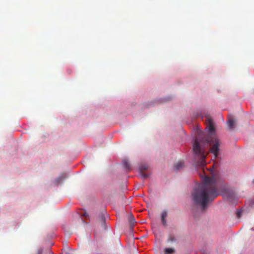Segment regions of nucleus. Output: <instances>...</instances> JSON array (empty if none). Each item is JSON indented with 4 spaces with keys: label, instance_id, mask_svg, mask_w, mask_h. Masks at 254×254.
<instances>
[{
    "label": "nucleus",
    "instance_id": "nucleus-7",
    "mask_svg": "<svg viewBox=\"0 0 254 254\" xmlns=\"http://www.w3.org/2000/svg\"><path fill=\"white\" fill-rule=\"evenodd\" d=\"M235 121L232 117H229L228 118V120L227 122V125L229 127L232 129L234 127L235 125Z\"/></svg>",
    "mask_w": 254,
    "mask_h": 254
},
{
    "label": "nucleus",
    "instance_id": "nucleus-12",
    "mask_svg": "<svg viewBox=\"0 0 254 254\" xmlns=\"http://www.w3.org/2000/svg\"><path fill=\"white\" fill-rule=\"evenodd\" d=\"M66 178V176L64 174H62L61 177L57 179V182L59 183L61 181L64 180Z\"/></svg>",
    "mask_w": 254,
    "mask_h": 254
},
{
    "label": "nucleus",
    "instance_id": "nucleus-5",
    "mask_svg": "<svg viewBox=\"0 0 254 254\" xmlns=\"http://www.w3.org/2000/svg\"><path fill=\"white\" fill-rule=\"evenodd\" d=\"M99 222L101 225L104 228L106 229V220L104 214L101 213L99 214Z\"/></svg>",
    "mask_w": 254,
    "mask_h": 254
},
{
    "label": "nucleus",
    "instance_id": "nucleus-14",
    "mask_svg": "<svg viewBox=\"0 0 254 254\" xmlns=\"http://www.w3.org/2000/svg\"><path fill=\"white\" fill-rule=\"evenodd\" d=\"M37 254H43V250L41 249H39L37 251Z\"/></svg>",
    "mask_w": 254,
    "mask_h": 254
},
{
    "label": "nucleus",
    "instance_id": "nucleus-8",
    "mask_svg": "<svg viewBox=\"0 0 254 254\" xmlns=\"http://www.w3.org/2000/svg\"><path fill=\"white\" fill-rule=\"evenodd\" d=\"M164 254H174L175 250L174 248H165L164 250Z\"/></svg>",
    "mask_w": 254,
    "mask_h": 254
},
{
    "label": "nucleus",
    "instance_id": "nucleus-16",
    "mask_svg": "<svg viewBox=\"0 0 254 254\" xmlns=\"http://www.w3.org/2000/svg\"><path fill=\"white\" fill-rule=\"evenodd\" d=\"M49 253H50V254H53V253L50 251H49Z\"/></svg>",
    "mask_w": 254,
    "mask_h": 254
},
{
    "label": "nucleus",
    "instance_id": "nucleus-3",
    "mask_svg": "<svg viewBox=\"0 0 254 254\" xmlns=\"http://www.w3.org/2000/svg\"><path fill=\"white\" fill-rule=\"evenodd\" d=\"M205 145H203L200 143L198 139L196 138L193 144L192 150L194 155L196 159H197V163L201 166H204L206 165L205 158L206 155L205 154Z\"/></svg>",
    "mask_w": 254,
    "mask_h": 254
},
{
    "label": "nucleus",
    "instance_id": "nucleus-13",
    "mask_svg": "<svg viewBox=\"0 0 254 254\" xmlns=\"http://www.w3.org/2000/svg\"><path fill=\"white\" fill-rule=\"evenodd\" d=\"M135 222V220H134V218H132V219H131L129 221V224H130V227L131 228H132L133 226H134V223Z\"/></svg>",
    "mask_w": 254,
    "mask_h": 254
},
{
    "label": "nucleus",
    "instance_id": "nucleus-10",
    "mask_svg": "<svg viewBox=\"0 0 254 254\" xmlns=\"http://www.w3.org/2000/svg\"><path fill=\"white\" fill-rule=\"evenodd\" d=\"M123 164L124 165V167L127 169V170H129L130 169V165L129 163V162L126 160H124L123 161Z\"/></svg>",
    "mask_w": 254,
    "mask_h": 254
},
{
    "label": "nucleus",
    "instance_id": "nucleus-4",
    "mask_svg": "<svg viewBox=\"0 0 254 254\" xmlns=\"http://www.w3.org/2000/svg\"><path fill=\"white\" fill-rule=\"evenodd\" d=\"M148 168V166L146 164H141L139 167L138 171L140 176L143 179H145L149 177L148 174L144 173V171L147 170Z\"/></svg>",
    "mask_w": 254,
    "mask_h": 254
},
{
    "label": "nucleus",
    "instance_id": "nucleus-15",
    "mask_svg": "<svg viewBox=\"0 0 254 254\" xmlns=\"http://www.w3.org/2000/svg\"><path fill=\"white\" fill-rule=\"evenodd\" d=\"M237 215L238 217H240L241 216V212H237Z\"/></svg>",
    "mask_w": 254,
    "mask_h": 254
},
{
    "label": "nucleus",
    "instance_id": "nucleus-9",
    "mask_svg": "<svg viewBox=\"0 0 254 254\" xmlns=\"http://www.w3.org/2000/svg\"><path fill=\"white\" fill-rule=\"evenodd\" d=\"M184 164V162L183 161H179L177 162L175 165V168L176 171L179 170L180 169H181Z\"/></svg>",
    "mask_w": 254,
    "mask_h": 254
},
{
    "label": "nucleus",
    "instance_id": "nucleus-1",
    "mask_svg": "<svg viewBox=\"0 0 254 254\" xmlns=\"http://www.w3.org/2000/svg\"><path fill=\"white\" fill-rule=\"evenodd\" d=\"M219 194V188L216 178L214 176L209 177L206 176L192 193V200L196 206L204 211L207 208L209 203Z\"/></svg>",
    "mask_w": 254,
    "mask_h": 254
},
{
    "label": "nucleus",
    "instance_id": "nucleus-6",
    "mask_svg": "<svg viewBox=\"0 0 254 254\" xmlns=\"http://www.w3.org/2000/svg\"><path fill=\"white\" fill-rule=\"evenodd\" d=\"M167 216V211L166 210H164L162 212L161 217V222H162V224L164 226L167 225V221H166Z\"/></svg>",
    "mask_w": 254,
    "mask_h": 254
},
{
    "label": "nucleus",
    "instance_id": "nucleus-2",
    "mask_svg": "<svg viewBox=\"0 0 254 254\" xmlns=\"http://www.w3.org/2000/svg\"><path fill=\"white\" fill-rule=\"evenodd\" d=\"M206 122L207 124L206 128L208 130L209 135L205 139V143L209 144L210 151L211 153L213 154L215 158H216L219 151V141L218 138L215 137V128L212 119L210 117L207 116L206 117Z\"/></svg>",
    "mask_w": 254,
    "mask_h": 254
},
{
    "label": "nucleus",
    "instance_id": "nucleus-11",
    "mask_svg": "<svg viewBox=\"0 0 254 254\" xmlns=\"http://www.w3.org/2000/svg\"><path fill=\"white\" fill-rule=\"evenodd\" d=\"M167 241L168 243L175 242L176 241V239L173 235H170L168 237Z\"/></svg>",
    "mask_w": 254,
    "mask_h": 254
}]
</instances>
